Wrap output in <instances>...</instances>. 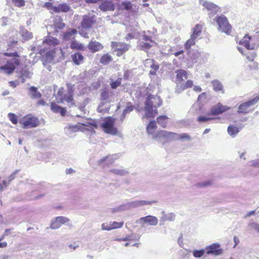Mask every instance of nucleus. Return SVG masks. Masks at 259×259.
<instances>
[{
  "label": "nucleus",
  "mask_w": 259,
  "mask_h": 259,
  "mask_svg": "<svg viewBox=\"0 0 259 259\" xmlns=\"http://www.w3.org/2000/svg\"><path fill=\"white\" fill-rule=\"evenodd\" d=\"M227 131L230 136L234 138L239 132L240 129L234 125H230L228 127Z\"/></svg>",
  "instance_id": "30"
},
{
  "label": "nucleus",
  "mask_w": 259,
  "mask_h": 259,
  "mask_svg": "<svg viewBox=\"0 0 259 259\" xmlns=\"http://www.w3.org/2000/svg\"><path fill=\"white\" fill-rule=\"evenodd\" d=\"M110 171L115 175L119 176H124L127 174V171L123 169L114 168L111 169Z\"/></svg>",
  "instance_id": "41"
},
{
  "label": "nucleus",
  "mask_w": 259,
  "mask_h": 259,
  "mask_svg": "<svg viewBox=\"0 0 259 259\" xmlns=\"http://www.w3.org/2000/svg\"><path fill=\"white\" fill-rule=\"evenodd\" d=\"M114 118L110 117L102 123L101 127L105 133L112 135H116L117 134V130L114 126Z\"/></svg>",
  "instance_id": "7"
},
{
  "label": "nucleus",
  "mask_w": 259,
  "mask_h": 259,
  "mask_svg": "<svg viewBox=\"0 0 259 259\" xmlns=\"http://www.w3.org/2000/svg\"><path fill=\"white\" fill-rule=\"evenodd\" d=\"M113 92L109 90H102L101 93V99L105 102H113Z\"/></svg>",
  "instance_id": "20"
},
{
  "label": "nucleus",
  "mask_w": 259,
  "mask_h": 259,
  "mask_svg": "<svg viewBox=\"0 0 259 259\" xmlns=\"http://www.w3.org/2000/svg\"><path fill=\"white\" fill-rule=\"evenodd\" d=\"M250 68L251 69L257 70L258 68V64L256 62H254L252 65H250Z\"/></svg>",
  "instance_id": "59"
},
{
  "label": "nucleus",
  "mask_w": 259,
  "mask_h": 259,
  "mask_svg": "<svg viewBox=\"0 0 259 259\" xmlns=\"http://www.w3.org/2000/svg\"><path fill=\"white\" fill-rule=\"evenodd\" d=\"M111 47L114 51L117 52L116 55L118 56H121L129 49V45L124 42L112 41L111 42Z\"/></svg>",
  "instance_id": "12"
},
{
  "label": "nucleus",
  "mask_w": 259,
  "mask_h": 259,
  "mask_svg": "<svg viewBox=\"0 0 259 259\" xmlns=\"http://www.w3.org/2000/svg\"><path fill=\"white\" fill-rule=\"evenodd\" d=\"M99 9L103 11H113L115 10V6L111 1H104L99 7Z\"/></svg>",
  "instance_id": "23"
},
{
  "label": "nucleus",
  "mask_w": 259,
  "mask_h": 259,
  "mask_svg": "<svg viewBox=\"0 0 259 259\" xmlns=\"http://www.w3.org/2000/svg\"><path fill=\"white\" fill-rule=\"evenodd\" d=\"M88 48L91 52L94 53L102 50L104 47L100 42L92 40L88 45Z\"/></svg>",
  "instance_id": "22"
},
{
  "label": "nucleus",
  "mask_w": 259,
  "mask_h": 259,
  "mask_svg": "<svg viewBox=\"0 0 259 259\" xmlns=\"http://www.w3.org/2000/svg\"><path fill=\"white\" fill-rule=\"evenodd\" d=\"M151 47V45L147 42H142L140 45V49L144 51L149 49Z\"/></svg>",
  "instance_id": "51"
},
{
  "label": "nucleus",
  "mask_w": 259,
  "mask_h": 259,
  "mask_svg": "<svg viewBox=\"0 0 259 259\" xmlns=\"http://www.w3.org/2000/svg\"><path fill=\"white\" fill-rule=\"evenodd\" d=\"M32 73L27 69L24 68L21 71V77L22 78V82H24L26 78H30Z\"/></svg>",
  "instance_id": "40"
},
{
  "label": "nucleus",
  "mask_w": 259,
  "mask_h": 259,
  "mask_svg": "<svg viewBox=\"0 0 259 259\" xmlns=\"http://www.w3.org/2000/svg\"><path fill=\"white\" fill-rule=\"evenodd\" d=\"M168 117L165 115H161L157 118V122L162 127H165L167 122Z\"/></svg>",
  "instance_id": "34"
},
{
  "label": "nucleus",
  "mask_w": 259,
  "mask_h": 259,
  "mask_svg": "<svg viewBox=\"0 0 259 259\" xmlns=\"http://www.w3.org/2000/svg\"><path fill=\"white\" fill-rule=\"evenodd\" d=\"M220 245L219 244L214 243L206 248V252L208 254H212L215 255H221L223 250L220 248Z\"/></svg>",
  "instance_id": "18"
},
{
  "label": "nucleus",
  "mask_w": 259,
  "mask_h": 259,
  "mask_svg": "<svg viewBox=\"0 0 259 259\" xmlns=\"http://www.w3.org/2000/svg\"><path fill=\"white\" fill-rule=\"evenodd\" d=\"M211 84L214 91H221L222 93H224L223 86L220 81L218 80H214L211 81Z\"/></svg>",
  "instance_id": "32"
},
{
  "label": "nucleus",
  "mask_w": 259,
  "mask_h": 259,
  "mask_svg": "<svg viewBox=\"0 0 259 259\" xmlns=\"http://www.w3.org/2000/svg\"><path fill=\"white\" fill-rule=\"evenodd\" d=\"M12 2L15 6L19 7H21L25 5L24 0H12Z\"/></svg>",
  "instance_id": "52"
},
{
  "label": "nucleus",
  "mask_w": 259,
  "mask_h": 259,
  "mask_svg": "<svg viewBox=\"0 0 259 259\" xmlns=\"http://www.w3.org/2000/svg\"><path fill=\"white\" fill-rule=\"evenodd\" d=\"M193 90L197 92H200L202 90L200 86L195 85L194 87Z\"/></svg>",
  "instance_id": "64"
},
{
  "label": "nucleus",
  "mask_w": 259,
  "mask_h": 259,
  "mask_svg": "<svg viewBox=\"0 0 259 259\" xmlns=\"http://www.w3.org/2000/svg\"><path fill=\"white\" fill-rule=\"evenodd\" d=\"M214 119V118H210L208 117H205L204 116H200L198 117L197 120L200 122H206L208 120Z\"/></svg>",
  "instance_id": "54"
},
{
  "label": "nucleus",
  "mask_w": 259,
  "mask_h": 259,
  "mask_svg": "<svg viewBox=\"0 0 259 259\" xmlns=\"http://www.w3.org/2000/svg\"><path fill=\"white\" fill-rule=\"evenodd\" d=\"M162 216L161 218L160 222H164L166 221H174L175 219L176 215L173 213H166L164 211L162 212Z\"/></svg>",
  "instance_id": "29"
},
{
  "label": "nucleus",
  "mask_w": 259,
  "mask_h": 259,
  "mask_svg": "<svg viewBox=\"0 0 259 259\" xmlns=\"http://www.w3.org/2000/svg\"><path fill=\"white\" fill-rule=\"evenodd\" d=\"M72 61L76 65H79L83 62V57L79 53H75L71 55Z\"/></svg>",
  "instance_id": "33"
},
{
  "label": "nucleus",
  "mask_w": 259,
  "mask_h": 259,
  "mask_svg": "<svg viewBox=\"0 0 259 259\" xmlns=\"http://www.w3.org/2000/svg\"><path fill=\"white\" fill-rule=\"evenodd\" d=\"M51 109L55 113H60L62 116H64L66 114V110L65 108H62L55 103L51 104Z\"/></svg>",
  "instance_id": "28"
},
{
  "label": "nucleus",
  "mask_w": 259,
  "mask_h": 259,
  "mask_svg": "<svg viewBox=\"0 0 259 259\" xmlns=\"http://www.w3.org/2000/svg\"><path fill=\"white\" fill-rule=\"evenodd\" d=\"M143 39L144 41H151V42H152V39H151V37H149V36H147V35H145V34H144V35H143Z\"/></svg>",
  "instance_id": "63"
},
{
  "label": "nucleus",
  "mask_w": 259,
  "mask_h": 259,
  "mask_svg": "<svg viewBox=\"0 0 259 259\" xmlns=\"http://www.w3.org/2000/svg\"><path fill=\"white\" fill-rule=\"evenodd\" d=\"M21 36L25 39L28 40L32 37V34L31 32L25 29L22 30Z\"/></svg>",
  "instance_id": "43"
},
{
  "label": "nucleus",
  "mask_w": 259,
  "mask_h": 259,
  "mask_svg": "<svg viewBox=\"0 0 259 259\" xmlns=\"http://www.w3.org/2000/svg\"><path fill=\"white\" fill-rule=\"evenodd\" d=\"M249 166L251 167L259 168V158L250 161Z\"/></svg>",
  "instance_id": "46"
},
{
  "label": "nucleus",
  "mask_w": 259,
  "mask_h": 259,
  "mask_svg": "<svg viewBox=\"0 0 259 259\" xmlns=\"http://www.w3.org/2000/svg\"><path fill=\"white\" fill-rule=\"evenodd\" d=\"M110 223L112 226L111 229H112V230L121 228L123 225V222H113Z\"/></svg>",
  "instance_id": "49"
},
{
  "label": "nucleus",
  "mask_w": 259,
  "mask_h": 259,
  "mask_svg": "<svg viewBox=\"0 0 259 259\" xmlns=\"http://www.w3.org/2000/svg\"><path fill=\"white\" fill-rule=\"evenodd\" d=\"M59 44V40L58 39L54 37H48V38L44 40L42 42V46L38 45V47L40 51H46L48 50H52L55 46Z\"/></svg>",
  "instance_id": "9"
},
{
  "label": "nucleus",
  "mask_w": 259,
  "mask_h": 259,
  "mask_svg": "<svg viewBox=\"0 0 259 259\" xmlns=\"http://www.w3.org/2000/svg\"><path fill=\"white\" fill-rule=\"evenodd\" d=\"M111 227L112 226L110 222L109 224L107 223H103L101 225V229L102 230L110 231L112 230V229H111Z\"/></svg>",
  "instance_id": "50"
},
{
  "label": "nucleus",
  "mask_w": 259,
  "mask_h": 259,
  "mask_svg": "<svg viewBox=\"0 0 259 259\" xmlns=\"http://www.w3.org/2000/svg\"><path fill=\"white\" fill-rule=\"evenodd\" d=\"M162 104V101L158 96L150 95L145 102V117H154L158 113L157 108Z\"/></svg>",
  "instance_id": "1"
},
{
  "label": "nucleus",
  "mask_w": 259,
  "mask_h": 259,
  "mask_svg": "<svg viewBox=\"0 0 259 259\" xmlns=\"http://www.w3.org/2000/svg\"><path fill=\"white\" fill-rule=\"evenodd\" d=\"M259 100V95L255 98L244 103H241L238 108V113L246 114L249 112V108L255 105Z\"/></svg>",
  "instance_id": "8"
},
{
  "label": "nucleus",
  "mask_w": 259,
  "mask_h": 259,
  "mask_svg": "<svg viewBox=\"0 0 259 259\" xmlns=\"http://www.w3.org/2000/svg\"><path fill=\"white\" fill-rule=\"evenodd\" d=\"M151 70L150 71V74L151 75H155L156 73V71L159 69V65L157 64L153 63L150 66Z\"/></svg>",
  "instance_id": "45"
},
{
  "label": "nucleus",
  "mask_w": 259,
  "mask_h": 259,
  "mask_svg": "<svg viewBox=\"0 0 259 259\" xmlns=\"http://www.w3.org/2000/svg\"><path fill=\"white\" fill-rule=\"evenodd\" d=\"M77 31L75 29H69L63 35V39L65 40L74 39Z\"/></svg>",
  "instance_id": "26"
},
{
  "label": "nucleus",
  "mask_w": 259,
  "mask_h": 259,
  "mask_svg": "<svg viewBox=\"0 0 259 259\" xmlns=\"http://www.w3.org/2000/svg\"><path fill=\"white\" fill-rule=\"evenodd\" d=\"M19 64V60L16 58H13L7 61L6 64L0 66V71L7 74H12L15 69L16 66Z\"/></svg>",
  "instance_id": "6"
},
{
  "label": "nucleus",
  "mask_w": 259,
  "mask_h": 259,
  "mask_svg": "<svg viewBox=\"0 0 259 259\" xmlns=\"http://www.w3.org/2000/svg\"><path fill=\"white\" fill-rule=\"evenodd\" d=\"M116 240L119 241H126L131 240V237L130 236H126L124 238H121L117 239Z\"/></svg>",
  "instance_id": "61"
},
{
  "label": "nucleus",
  "mask_w": 259,
  "mask_h": 259,
  "mask_svg": "<svg viewBox=\"0 0 259 259\" xmlns=\"http://www.w3.org/2000/svg\"><path fill=\"white\" fill-rule=\"evenodd\" d=\"M65 25L62 20L59 17L56 18L54 21V26L57 32H58L59 30L62 29L65 27Z\"/></svg>",
  "instance_id": "31"
},
{
  "label": "nucleus",
  "mask_w": 259,
  "mask_h": 259,
  "mask_svg": "<svg viewBox=\"0 0 259 259\" xmlns=\"http://www.w3.org/2000/svg\"><path fill=\"white\" fill-rule=\"evenodd\" d=\"M29 91L30 92L31 96L33 98H39L41 97V95L39 92L37 91L36 88L34 87H31L29 89Z\"/></svg>",
  "instance_id": "39"
},
{
  "label": "nucleus",
  "mask_w": 259,
  "mask_h": 259,
  "mask_svg": "<svg viewBox=\"0 0 259 259\" xmlns=\"http://www.w3.org/2000/svg\"><path fill=\"white\" fill-rule=\"evenodd\" d=\"M250 38L249 36L245 35L243 38L240 41L239 44L245 47L247 50H253L255 48L254 45L250 46L249 44Z\"/></svg>",
  "instance_id": "25"
},
{
  "label": "nucleus",
  "mask_w": 259,
  "mask_h": 259,
  "mask_svg": "<svg viewBox=\"0 0 259 259\" xmlns=\"http://www.w3.org/2000/svg\"><path fill=\"white\" fill-rule=\"evenodd\" d=\"M193 85V81L191 80H188L185 83H183L179 85V86H176L175 92L178 94H180L184 90L192 87Z\"/></svg>",
  "instance_id": "24"
},
{
  "label": "nucleus",
  "mask_w": 259,
  "mask_h": 259,
  "mask_svg": "<svg viewBox=\"0 0 259 259\" xmlns=\"http://www.w3.org/2000/svg\"><path fill=\"white\" fill-rule=\"evenodd\" d=\"M91 126L93 127H97V125L94 121H87L82 123H78L75 125H68L64 128L65 134L69 137H72V134L79 131H83L84 126Z\"/></svg>",
  "instance_id": "2"
},
{
  "label": "nucleus",
  "mask_w": 259,
  "mask_h": 259,
  "mask_svg": "<svg viewBox=\"0 0 259 259\" xmlns=\"http://www.w3.org/2000/svg\"><path fill=\"white\" fill-rule=\"evenodd\" d=\"M8 116H9V117L10 120L12 121V122L13 123L16 124L17 123V122H18L17 117L15 114L12 113H10L8 114Z\"/></svg>",
  "instance_id": "53"
},
{
  "label": "nucleus",
  "mask_w": 259,
  "mask_h": 259,
  "mask_svg": "<svg viewBox=\"0 0 259 259\" xmlns=\"http://www.w3.org/2000/svg\"><path fill=\"white\" fill-rule=\"evenodd\" d=\"M19 171V170H16L15 171H14L13 173L11 174V175L8 177V181L9 184H10V183L14 180V179L16 177V176L18 174Z\"/></svg>",
  "instance_id": "56"
},
{
  "label": "nucleus",
  "mask_w": 259,
  "mask_h": 259,
  "mask_svg": "<svg viewBox=\"0 0 259 259\" xmlns=\"http://www.w3.org/2000/svg\"><path fill=\"white\" fill-rule=\"evenodd\" d=\"M202 31V26L197 24L194 28H193V33L191 35L192 38H197V37L201 34Z\"/></svg>",
  "instance_id": "35"
},
{
  "label": "nucleus",
  "mask_w": 259,
  "mask_h": 259,
  "mask_svg": "<svg viewBox=\"0 0 259 259\" xmlns=\"http://www.w3.org/2000/svg\"><path fill=\"white\" fill-rule=\"evenodd\" d=\"M119 158V156L117 154L110 155L100 159L99 160H98V163L99 164H102L104 162L107 165L113 163L115 160L118 159Z\"/></svg>",
  "instance_id": "21"
},
{
  "label": "nucleus",
  "mask_w": 259,
  "mask_h": 259,
  "mask_svg": "<svg viewBox=\"0 0 259 259\" xmlns=\"http://www.w3.org/2000/svg\"><path fill=\"white\" fill-rule=\"evenodd\" d=\"M156 127L157 125L155 121H151L147 126L146 128V130L148 134H153Z\"/></svg>",
  "instance_id": "36"
},
{
  "label": "nucleus",
  "mask_w": 259,
  "mask_h": 259,
  "mask_svg": "<svg viewBox=\"0 0 259 259\" xmlns=\"http://www.w3.org/2000/svg\"><path fill=\"white\" fill-rule=\"evenodd\" d=\"M67 92L64 94V97L63 98H61L60 99V101L58 102L63 103L64 102H66L68 103H70L71 105L74 104L73 103V92H74V85L71 83H67Z\"/></svg>",
  "instance_id": "11"
},
{
  "label": "nucleus",
  "mask_w": 259,
  "mask_h": 259,
  "mask_svg": "<svg viewBox=\"0 0 259 259\" xmlns=\"http://www.w3.org/2000/svg\"><path fill=\"white\" fill-rule=\"evenodd\" d=\"M196 39L195 38H192V36H191L190 38L189 39L185 44V47L186 49H189L191 46L195 44V40Z\"/></svg>",
  "instance_id": "42"
},
{
  "label": "nucleus",
  "mask_w": 259,
  "mask_h": 259,
  "mask_svg": "<svg viewBox=\"0 0 259 259\" xmlns=\"http://www.w3.org/2000/svg\"><path fill=\"white\" fill-rule=\"evenodd\" d=\"M249 226H250L251 228L254 229L255 230H256L258 233H259V225L255 223H251L249 224Z\"/></svg>",
  "instance_id": "58"
},
{
  "label": "nucleus",
  "mask_w": 259,
  "mask_h": 259,
  "mask_svg": "<svg viewBox=\"0 0 259 259\" xmlns=\"http://www.w3.org/2000/svg\"><path fill=\"white\" fill-rule=\"evenodd\" d=\"M216 22L219 26L218 29L227 35L231 32L232 26L229 23L228 20L225 16L221 15L216 17Z\"/></svg>",
  "instance_id": "5"
},
{
  "label": "nucleus",
  "mask_w": 259,
  "mask_h": 259,
  "mask_svg": "<svg viewBox=\"0 0 259 259\" xmlns=\"http://www.w3.org/2000/svg\"><path fill=\"white\" fill-rule=\"evenodd\" d=\"M134 106L133 105H128L123 110V118H125L126 114L130 113L133 111Z\"/></svg>",
  "instance_id": "48"
},
{
  "label": "nucleus",
  "mask_w": 259,
  "mask_h": 259,
  "mask_svg": "<svg viewBox=\"0 0 259 259\" xmlns=\"http://www.w3.org/2000/svg\"><path fill=\"white\" fill-rule=\"evenodd\" d=\"M233 239L235 243L233 248H235L239 243L240 240L238 237L237 236H234Z\"/></svg>",
  "instance_id": "60"
},
{
  "label": "nucleus",
  "mask_w": 259,
  "mask_h": 259,
  "mask_svg": "<svg viewBox=\"0 0 259 259\" xmlns=\"http://www.w3.org/2000/svg\"><path fill=\"white\" fill-rule=\"evenodd\" d=\"M177 135L179 136L177 140L182 139V140H190L191 138L189 136V135L187 134L184 133L182 134L181 135H179L177 134Z\"/></svg>",
  "instance_id": "55"
},
{
  "label": "nucleus",
  "mask_w": 259,
  "mask_h": 259,
  "mask_svg": "<svg viewBox=\"0 0 259 259\" xmlns=\"http://www.w3.org/2000/svg\"><path fill=\"white\" fill-rule=\"evenodd\" d=\"M20 122L22 123L23 128L35 127L39 123L37 118L31 115L27 116L25 119Z\"/></svg>",
  "instance_id": "10"
},
{
  "label": "nucleus",
  "mask_w": 259,
  "mask_h": 259,
  "mask_svg": "<svg viewBox=\"0 0 259 259\" xmlns=\"http://www.w3.org/2000/svg\"><path fill=\"white\" fill-rule=\"evenodd\" d=\"M256 56V54L255 52H252L250 53V55H246V57L249 61L252 62Z\"/></svg>",
  "instance_id": "57"
},
{
  "label": "nucleus",
  "mask_w": 259,
  "mask_h": 259,
  "mask_svg": "<svg viewBox=\"0 0 259 259\" xmlns=\"http://www.w3.org/2000/svg\"><path fill=\"white\" fill-rule=\"evenodd\" d=\"M176 83L177 86L183 83V81L188 78L187 72L183 69H179L176 71Z\"/></svg>",
  "instance_id": "17"
},
{
  "label": "nucleus",
  "mask_w": 259,
  "mask_h": 259,
  "mask_svg": "<svg viewBox=\"0 0 259 259\" xmlns=\"http://www.w3.org/2000/svg\"><path fill=\"white\" fill-rule=\"evenodd\" d=\"M230 109V107L224 106L221 103H219L211 107L209 114L212 115H218Z\"/></svg>",
  "instance_id": "16"
},
{
  "label": "nucleus",
  "mask_w": 259,
  "mask_h": 259,
  "mask_svg": "<svg viewBox=\"0 0 259 259\" xmlns=\"http://www.w3.org/2000/svg\"><path fill=\"white\" fill-rule=\"evenodd\" d=\"M70 10V7L66 4H60L58 6L53 7V11L56 13L64 12L66 13Z\"/></svg>",
  "instance_id": "27"
},
{
  "label": "nucleus",
  "mask_w": 259,
  "mask_h": 259,
  "mask_svg": "<svg viewBox=\"0 0 259 259\" xmlns=\"http://www.w3.org/2000/svg\"><path fill=\"white\" fill-rule=\"evenodd\" d=\"M95 22V16L90 14L84 15L82 16L81 26L83 29H88L92 27Z\"/></svg>",
  "instance_id": "13"
},
{
  "label": "nucleus",
  "mask_w": 259,
  "mask_h": 259,
  "mask_svg": "<svg viewBox=\"0 0 259 259\" xmlns=\"http://www.w3.org/2000/svg\"><path fill=\"white\" fill-rule=\"evenodd\" d=\"M158 220L157 218L152 215H147L139 219L136 223L140 224L141 226H144L145 223L148 224L150 226H156L158 224Z\"/></svg>",
  "instance_id": "14"
},
{
  "label": "nucleus",
  "mask_w": 259,
  "mask_h": 259,
  "mask_svg": "<svg viewBox=\"0 0 259 259\" xmlns=\"http://www.w3.org/2000/svg\"><path fill=\"white\" fill-rule=\"evenodd\" d=\"M70 221V220L65 217L60 216L55 218L54 221H52L50 225L52 229H57L59 228L63 224H66Z\"/></svg>",
  "instance_id": "15"
},
{
  "label": "nucleus",
  "mask_w": 259,
  "mask_h": 259,
  "mask_svg": "<svg viewBox=\"0 0 259 259\" xmlns=\"http://www.w3.org/2000/svg\"><path fill=\"white\" fill-rule=\"evenodd\" d=\"M156 202L157 201L156 200H135L129 202L124 205L120 206L117 208L114 209L113 210V212L125 210L131 208H137L144 205H152Z\"/></svg>",
  "instance_id": "3"
},
{
  "label": "nucleus",
  "mask_w": 259,
  "mask_h": 259,
  "mask_svg": "<svg viewBox=\"0 0 259 259\" xmlns=\"http://www.w3.org/2000/svg\"><path fill=\"white\" fill-rule=\"evenodd\" d=\"M178 137L177 133L168 132L166 131H160L153 135L152 139L159 141L162 140L171 141L177 140Z\"/></svg>",
  "instance_id": "4"
},
{
  "label": "nucleus",
  "mask_w": 259,
  "mask_h": 259,
  "mask_svg": "<svg viewBox=\"0 0 259 259\" xmlns=\"http://www.w3.org/2000/svg\"><path fill=\"white\" fill-rule=\"evenodd\" d=\"M205 253V250L201 249L200 250H195L193 251V255L195 257H200Z\"/></svg>",
  "instance_id": "44"
},
{
  "label": "nucleus",
  "mask_w": 259,
  "mask_h": 259,
  "mask_svg": "<svg viewBox=\"0 0 259 259\" xmlns=\"http://www.w3.org/2000/svg\"><path fill=\"white\" fill-rule=\"evenodd\" d=\"M199 3L205 9L211 12L213 14H216L220 10V8L212 3L208 2L205 0H199Z\"/></svg>",
  "instance_id": "19"
},
{
  "label": "nucleus",
  "mask_w": 259,
  "mask_h": 259,
  "mask_svg": "<svg viewBox=\"0 0 259 259\" xmlns=\"http://www.w3.org/2000/svg\"><path fill=\"white\" fill-rule=\"evenodd\" d=\"M121 79L120 78H118L114 81H112L110 85L111 87L113 89H116L118 87H119L121 84Z\"/></svg>",
  "instance_id": "47"
},
{
  "label": "nucleus",
  "mask_w": 259,
  "mask_h": 259,
  "mask_svg": "<svg viewBox=\"0 0 259 259\" xmlns=\"http://www.w3.org/2000/svg\"><path fill=\"white\" fill-rule=\"evenodd\" d=\"M134 37H135V35L132 33H130L126 35L125 38V40L127 41L131 39H133L134 38Z\"/></svg>",
  "instance_id": "62"
},
{
  "label": "nucleus",
  "mask_w": 259,
  "mask_h": 259,
  "mask_svg": "<svg viewBox=\"0 0 259 259\" xmlns=\"http://www.w3.org/2000/svg\"><path fill=\"white\" fill-rule=\"evenodd\" d=\"M70 48L72 49L82 50L84 48V45L82 44L77 41L76 40H73L70 44Z\"/></svg>",
  "instance_id": "38"
},
{
  "label": "nucleus",
  "mask_w": 259,
  "mask_h": 259,
  "mask_svg": "<svg viewBox=\"0 0 259 259\" xmlns=\"http://www.w3.org/2000/svg\"><path fill=\"white\" fill-rule=\"evenodd\" d=\"M112 60V57L109 54L103 55L100 59V62L103 65L109 64Z\"/></svg>",
  "instance_id": "37"
}]
</instances>
